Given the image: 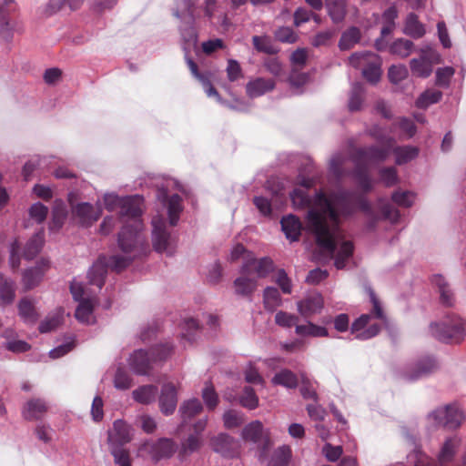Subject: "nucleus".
<instances>
[{"instance_id":"nucleus-18","label":"nucleus","mask_w":466,"mask_h":466,"mask_svg":"<svg viewBox=\"0 0 466 466\" xmlns=\"http://www.w3.org/2000/svg\"><path fill=\"white\" fill-rule=\"evenodd\" d=\"M158 402L163 414L168 416L175 411L177 404V390L173 383L167 382L162 385Z\"/></svg>"},{"instance_id":"nucleus-53","label":"nucleus","mask_w":466,"mask_h":466,"mask_svg":"<svg viewBox=\"0 0 466 466\" xmlns=\"http://www.w3.org/2000/svg\"><path fill=\"white\" fill-rule=\"evenodd\" d=\"M239 402L243 407L248 410H254L258 406V398L252 388L245 387L239 398Z\"/></svg>"},{"instance_id":"nucleus-15","label":"nucleus","mask_w":466,"mask_h":466,"mask_svg":"<svg viewBox=\"0 0 466 466\" xmlns=\"http://www.w3.org/2000/svg\"><path fill=\"white\" fill-rule=\"evenodd\" d=\"M243 272L250 274L256 279L267 277L274 268L273 261L269 258H254L248 255L242 265Z\"/></svg>"},{"instance_id":"nucleus-62","label":"nucleus","mask_w":466,"mask_h":466,"mask_svg":"<svg viewBox=\"0 0 466 466\" xmlns=\"http://www.w3.org/2000/svg\"><path fill=\"white\" fill-rule=\"evenodd\" d=\"M275 282L279 286L282 292L290 294L292 291V284L290 279L284 269H279L275 275Z\"/></svg>"},{"instance_id":"nucleus-21","label":"nucleus","mask_w":466,"mask_h":466,"mask_svg":"<svg viewBox=\"0 0 466 466\" xmlns=\"http://www.w3.org/2000/svg\"><path fill=\"white\" fill-rule=\"evenodd\" d=\"M324 305L323 298L319 293H311L298 301L297 307L299 314L305 318L311 317L321 311Z\"/></svg>"},{"instance_id":"nucleus-13","label":"nucleus","mask_w":466,"mask_h":466,"mask_svg":"<svg viewBox=\"0 0 466 466\" xmlns=\"http://www.w3.org/2000/svg\"><path fill=\"white\" fill-rule=\"evenodd\" d=\"M71 213L73 219L78 224L89 227L100 218L102 210L98 204L96 208L90 203L81 202L71 206Z\"/></svg>"},{"instance_id":"nucleus-37","label":"nucleus","mask_w":466,"mask_h":466,"mask_svg":"<svg viewBox=\"0 0 466 466\" xmlns=\"http://www.w3.org/2000/svg\"><path fill=\"white\" fill-rule=\"evenodd\" d=\"M274 82L270 79L257 78L247 85V93L250 97H258L274 88Z\"/></svg>"},{"instance_id":"nucleus-57","label":"nucleus","mask_w":466,"mask_h":466,"mask_svg":"<svg viewBox=\"0 0 466 466\" xmlns=\"http://www.w3.org/2000/svg\"><path fill=\"white\" fill-rule=\"evenodd\" d=\"M83 2L84 0H50L47 8L50 14L61 10L66 5H68L72 10H75L78 8Z\"/></svg>"},{"instance_id":"nucleus-17","label":"nucleus","mask_w":466,"mask_h":466,"mask_svg":"<svg viewBox=\"0 0 466 466\" xmlns=\"http://www.w3.org/2000/svg\"><path fill=\"white\" fill-rule=\"evenodd\" d=\"M15 0H4L0 5V36L5 42H10L14 33L20 30L18 24L8 19V14L12 11L11 5Z\"/></svg>"},{"instance_id":"nucleus-22","label":"nucleus","mask_w":466,"mask_h":466,"mask_svg":"<svg viewBox=\"0 0 466 466\" xmlns=\"http://www.w3.org/2000/svg\"><path fill=\"white\" fill-rule=\"evenodd\" d=\"M213 450L224 457H234L238 453V443L228 434L221 433L211 440Z\"/></svg>"},{"instance_id":"nucleus-30","label":"nucleus","mask_w":466,"mask_h":466,"mask_svg":"<svg viewBox=\"0 0 466 466\" xmlns=\"http://www.w3.org/2000/svg\"><path fill=\"white\" fill-rule=\"evenodd\" d=\"M188 67L192 73V75L199 80L202 84L203 88L208 97H215L217 101L220 102L221 98L217 90L211 86L210 79L212 77L211 73L208 75L200 74L198 71V66L195 63V60H187Z\"/></svg>"},{"instance_id":"nucleus-51","label":"nucleus","mask_w":466,"mask_h":466,"mask_svg":"<svg viewBox=\"0 0 466 466\" xmlns=\"http://www.w3.org/2000/svg\"><path fill=\"white\" fill-rule=\"evenodd\" d=\"M244 420V414L240 411L229 410L223 414V422L227 429L237 428L240 426Z\"/></svg>"},{"instance_id":"nucleus-33","label":"nucleus","mask_w":466,"mask_h":466,"mask_svg":"<svg viewBox=\"0 0 466 466\" xmlns=\"http://www.w3.org/2000/svg\"><path fill=\"white\" fill-rule=\"evenodd\" d=\"M328 15L333 23H341L347 14V0H325Z\"/></svg>"},{"instance_id":"nucleus-42","label":"nucleus","mask_w":466,"mask_h":466,"mask_svg":"<svg viewBox=\"0 0 466 466\" xmlns=\"http://www.w3.org/2000/svg\"><path fill=\"white\" fill-rule=\"evenodd\" d=\"M44 244V232L41 230L35 233L32 238L26 243V246L24 250V258L25 259H32L35 258L41 250Z\"/></svg>"},{"instance_id":"nucleus-55","label":"nucleus","mask_w":466,"mask_h":466,"mask_svg":"<svg viewBox=\"0 0 466 466\" xmlns=\"http://www.w3.org/2000/svg\"><path fill=\"white\" fill-rule=\"evenodd\" d=\"M392 201L402 208H410L414 201V195L410 191L397 190L391 196Z\"/></svg>"},{"instance_id":"nucleus-36","label":"nucleus","mask_w":466,"mask_h":466,"mask_svg":"<svg viewBox=\"0 0 466 466\" xmlns=\"http://www.w3.org/2000/svg\"><path fill=\"white\" fill-rule=\"evenodd\" d=\"M47 410V406L43 400L35 399L26 402L23 409V416L25 420L39 419Z\"/></svg>"},{"instance_id":"nucleus-6","label":"nucleus","mask_w":466,"mask_h":466,"mask_svg":"<svg viewBox=\"0 0 466 466\" xmlns=\"http://www.w3.org/2000/svg\"><path fill=\"white\" fill-rule=\"evenodd\" d=\"M169 344L154 347L150 351L138 350L128 360L130 369L138 375H147L154 363L165 360L172 352Z\"/></svg>"},{"instance_id":"nucleus-43","label":"nucleus","mask_w":466,"mask_h":466,"mask_svg":"<svg viewBox=\"0 0 466 466\" xmlns=\"http://www.w3.org/2000/svg\"><path fill=\"white\" fill-rule=\"evenodd\" d=\"M364 102V89L360 83H355L351 86L348 106L350 111H359L362 108Z\"/></svg>"},{"instance_id":"nucleus-47","label":"nucleus","mask_w":466,"mask_h":466,"mask_svg":"<svg viewBox=\"0 0 466 466\" xmlns=\"http://www.w3.org/2000/svg\"><path fill=\"white\" fill-rule=\"evenodd\" d=\"M413 48V43L405 38L395 40L390 46V53L393 55L407 57L410 55Z\"/></svg>"},{"instance_id":"nucleus-39","label":"nucleus","mask_w":466,"mask_h":466,"mask_svg":"<svg viewBox=\"0 0 466 466\" xmlns=\"http://www.w3.org/2000/svg\"><path fill=\"white\" fill-rule=\"evenodd\" d=\"M66 216L67 209L65 203L60 199H56L53 207L52 220L49 226L50 230H59L64 225Z\"/></svg>"},{"instance_id":"nucleus-34","label":"nucleus","mask_w":466,"mask_h":466,"mask_svg":"<svg viewBox=\"0 0 466 466\" xmlns=\"http://www.w3.org/2000/svg\"><path fill=\"white\" fill-rule=\"evenodd\" d=\"M203 406L199 400L190 399L185 400L179 407V414L182 419V424L191 420L196 415L201 412Z\"/></svg>"},{"instance_id":"nucleus-16","label":"nucleus","mask_w":466,"mask_h":466,"mask_svg":"<svg viewBox=\"0 0 466 466\" xmlns=\"http://www.w3.org/2000/svg\"><path fill=\"white\" fill-rule=\"evenodd\" d=\"M133 438L132 428L124 420H116L113 424V429L109 431L108 441L113 448H119L128 443Z\"/></svg>"},{"instance_id":"nucleus-5","label":"nucleus","mask_w":466,"mask_h":466,"mask_svg":"<svg viewBox=\"0 0 466 466\" xmlns=\"http://www.w3.org/2000/svg\"><path fill=\"white\" fill-rule=\"evenodd\" d=\"M306 61L289 60V64L284 65L280 60H266L265 66L272 75L289 81L293 86H300L309 79V75L306 71Z\"/></svg>"},{"instance_id":"nucleus-3","label":"nucleus","mask_w":466,"mask_h":466,"mask_svg":"<svg viewBox=\"0 0 466 466\" xmlns=\"http://www.w3.org/2000/svg\"><path fill=\"white\" fill-rule=\"evenodd\" d=\"M107 267L112 268L110 259L107 260L106 257H99L87 273L90 287H86L76 280L70 285V291L74 299L79 302L75 315L77 320L82 323L90 324L94 322L93 310L96 303V296L104 286Z\"/></svg>"},{"instance_id":"nucleus-44","label":"nucleus","mask_w":466,"mask_h":466,"mask_svg":"<svg viewBox=\"0 0 466 466\" xmlns=\"http://www.w3.org/2000/svg\"><path fill=\"white\" fill-rule=\"evenodd\" d=\"M360 40V31L359 28L352 26L345 31L339 42V47L341 50H350L355 46Z\"/></svg>"},{"instance_id":"nucleus-54","label":"nucleus","mask_w":466,"mask_h":466,"mask_svg":"<svg viewBox=\"0 0 466 466\" xmlns=\"http://www.w3.org/2000/svg\"><path fill=\"white\" fill-rule=\"evenodd\" d=\"M202 399L210 410H214L218 403V396L212 384L207 383L202 390Z\"/></svg>"},{"instance_id":"nucleus-12","label":"nucleus","mask_w":466,"mask_h":466,"mask_svg":"<svg viewBox=\"0 0 466 466\" xmlns=\"http://www.w3.org/2000/svg\"><path fill=\"white\" fill-rule=\"evenodd\" d=\"M177 8L175 11L174 15L177 17H183L184 19H187L188 24H192L193 22V13L192 6L194 5V0H179L177 1ZM181 35L182 37L186 40L187 47L195 49L197 46V33L191 25L181 27Z\"/></svg>"},{"instance_id":"nucleus-61","label":"nucleus","mask_w":466,"mask_h":466,"mask_svg":"<svg viewBox=\"0 0 466 466\" xmlns=\"http://www.w3.org/2000/svg\"><path fill=\"white\" fill-rule=\"evenodd\" d=\"M253 45L256 49L258 51L264 52L266 54L271 55L276 52L275 47L273 46L270 38L268 36H253Z\"/></svg>"},{"instance_id":"nucleus-29","label":"nucleus","mask_w":466,"mask_h":466,"mask_svg":"<svg viewBox=\"0 0 466 466\" xmlns=\"http://www.w3.org/2000/svg\"><path fill=\"white\" fill-rule=\"evenodd\" d=\"M158 393V389L155 385H142L132 391L133 400L143 405H149L155 402Z\"/></svg>"},{"instance_id":"nucleus-59","label":"nucleus","mask_w":466,"mask_h":466,"mask_svg":"<svg viewBox=\"0 0 466 466\" xmlns=\"http://www.w3.org/2000/svg\"><path fill=\"white\" fill-rule=\"evenodd\" d=\"M301 387L300 393L306 400H317V392L312 387V384L307 375L303 372L300 373Z\"/></svg>"},{"instance_id":"nucleus-14","label":"nucleus","mask_w":466,"mask_h":466,"mask_svg":"<svg viewBox=\"0 0 466 466\" xmlns=\"http://www.w3.org/2000/svg\"><path fill=\"white\" fill-rule=\"evenodd\" d=\"M157 198L163 208L167 209L169 224L171 226L177 225L179 215L183 210L182 198L177 194L168 196L167 190L164 188L157 190Z\"/></svg>"},{"instance_id":"nucleus-27","label":"nucleus","mask_w":466,"mask_h":466,"mask_svg":"<svg viewBox=\"0 0 466 466\" xmlns=\"http://www.w3.org/2000/svg\"><path fill=\"white\" fill-rule=\"evenodd\" d=\"M15 282L0 273V306L5 307L14 302L15 299Z\"/></svg>"},{"instance_id":"nucleus-10","label":"nucleus","mask_w":466,"mask_h":466,"mask_svg":"<svg viewBox=\"0 0 466 466\" xmlns=\"http://www.w3.org/2000/svg\"><path fill=\"white\" fill-rule=\"evenodd\" d=\"M437 425L448 430H456L465 420L464 411L457 404H449L443 408H438L430 414Z\"/></svg>"},{"instance_id":"nucleus-26","label":"nucleus","mask_w":466,"mask_h":466,"mask_svg":"<svg viewBox=\"0 0 466 466\" xmlns=\"http://www.w3.org/2000/svg\"><path fill=\"white\" fill-rule=\"evenodd\" d=\"M280 224L281 229L289 240H299L302 230V224L298 217L292 214L285 216L281 218Z\"/></svg>"},{"instance_id":"nucleus-24","label":"nucleus","mask_w":466,"mask_h":466,"mask_svg":"<svg viewBox=\"0 0 466 466\" xmlns=\"http://www.w3.org/2000/svg\"><path fill=\"white\" fill-rule=\"evenodd\" d=\"M257 287V279L250 274H245L243 268H241L240 276L233 282L235 294L241 297H250Z\"/></svg>"},{"instance_id":"nucleus-25","label":"nucleus","mask_w":466,"mask_h":466,"mask_svg":"<svg viewBox=\"0 0 466 466\" xmlns=\"http://www.w3.org/2000/svg\"><path fill=\"white\" fill-rule=\"evenodd\" d=\"M150 449L152 451V456L154 459H161L167 458L174 454L176 451L177 446L175 442L170 439H160L157 443L150 445L149 443H145L141 450H148Z\"/></svg>"},{"instance_id":"nucleus-60","label":"nucleus","mask_w":466,"mask_h":466,"mask_svg":"<svg viewBox=\"0 0 466 466\" xmlns=\"http://www.w3.org/2000/svg\"><path fill=\"white\" fill-rule=\"evenodd\" d=\"M275 37L280 42L292 44L298 40V35L291 27L281 26L275 31Z\"/></svg>"},{"instance_id":"nucleus-52","label":"nucleus","mask_w":466,"mask_h":466,"mask_svg":"<svg viewBox=\"0 0 466 466\" xmlns=\"http://www.w3.org/2000/svg\"><path fill=\"white\" fill-rule=\"evenodd\" d=\"M63 319V314L58 311L47 316L39 325V330L42 333L49 332L60 325Z\"/></svg>"},{"instance_id":"nucleus-48","label":"nucleus","mask_w":466,"mask_h":466,"mask_svg":"<svg viewBox=\"0 0 466 466\" xmlns=\"http://www.w3.org/2000/svg\"><path fill=\"white\" fill-rule=\"evenodd\" d=\"M410 70L419 77H428L432 72L431 60H411Z\"/></svg>"},{"instance_id":"nucleus-64","label":"nucleus","mask_w":466,"mask_h":466,"mask_svg":"<svg viewBox=\"0 0 466 466\" xmlns=\"http://www.w3.org/2000/svg\"><path fill=\"white\" fill-rule=\"evenodd\" d=\"M48 213V208L40 202L35 203L29 209L31 218L35 219L37 223H42Z\"/></svg>"},{"instance_id":"nucleus-45","label":"nucleus","mask_w":466,"mask_h":466,"mask_svg":"<svg viewBox=\"0 0 466 466\" xmlns=\"http://www.w3.org/2000/svg\"><path fill=\"white\" fill-rule=\"evenodd\" d=\"M442 97V93L439 90L428 89L417 98L415 105L418 108L425 109L432 104L438 103Z\"/></svg>"},{"instance_id":"nucleus-11","label":"nucleus","mask_w":466,"mask_h":466,"mask_svg":"<svg viewBox=\"0 0 466 466\" xmlns=\"http://www.w3.org/2000/svg\"><path fill=\"white\" fill-rule=\"evenodd\" d=\"M152 244L158 253L172 255L174 251L170 233L167 230L163 215L157 211V215L152 218Z\"/></svg>"},{"instance_id":"nucleus-23","label":"nucleus","mask_w":466,"mask_h":466,"mask_svg":"<svg viewBox=\"0 0 466 466\" xmlns=\"http://www.w3.org/2000/svg\"><path fill=\"white\" fill-rule=\"evenodd\" d=\"M438 365L436 360L430 356L420 359L409 370L406 371L405 377L409 380H416L423 376L433 372Z\"/></svg>"},{"instance_id":"nucleus-28","label":"nucleus","mask_w":466,"mask_h":466,"mask_svg":"<svg viewBox=\"0 0 466 466\" xmlns=\"http://www.w3.org/2000/svg\"><path fill=\"white\" fill-rule=\"evenodd\" d=\"M400 129V134L398 135L399 139H410L417 132V127L414 122L407 117H399L393 121L390 127V133L395 134L396 130Z\"/></svg>"},{"instance_id":"nucleus-1","label":"nucleus","mask_w":466,"mask_h":466,"mask_svg":"<svg viewBox=\"0 0 466 466\" xmlns=\"http://www.w3.org/2000/svg\"><path fill=\"white\" fill-rule=\"evenodd\" d=\"M297 184L299 187L289 194L293 208L295 209L309 208L306 217L307 228L314 234L321 250L334 258L336 268H343L346 261L352 255L353 245L344 238L339 227V216L349 215L356 208L369 211L368 201L355 192L341 189L329 196L323 191H319L311 199L307 189L314 185V181L303 175H299Z\"/></svg>"},{"instance_id":"nucleus-32","label":"nucleus","mask_w":466,"mask_h":466,"mask_svg":"<svg viewBox=\"0 0 466 466\" xmlns=\"http://www.w3.org/2000/svg\"><path fill=\"white\" fill-rule=\"evenodd\" d=\"M403 32L414 39H419L426 34V28L416 14L410 13L406 16Z\"/></svg>"},{"instance_id":"nucleus-58","label":"nucleus","mask_w":466,"mask_h":466,"mask_svg":"<svg viewBox=\"0 0 466 466\" xmlns=\"http://www.w3.org/2000/svg\"><path fill=\"white\" fill-rule=\"evenodd\" d=\"M398 16V11L395 6H390L382 15L383 22L386 24L385 26L380 30L381 35H388L394 27V21Z\"/></svg>"},{"instance_id":"nucleus-38","label":"nucleus","mask_w":466,"mask_h":466,"mask_svg":"<svg viewBox=\"0 0 466 466\" xmlns=\"http://www.w3.org/2000/svg\"><path fill=\"white\" fill-rule=\"evenodd\" d=\"M18 314L24 322L33 324L37 319V312L34 301L28 298H23L18 303Z\"/></svg>"},{"instance_id":"nucleus-35","label":"nucleus","mask_w":466,"mask_h":466,"mask_svg":"<svg viewBox=\"0 0 466 466\" xmlns=\"http://www.w3.org/2000/svg\"><path fill=\"white\" fill-rule=\"evenodd\" d=\"M461 442V441L458 437H451L446 440L438 457L441 465H445L452 461Z\"/></svg>"},{"instance_id":"nucleus-56","label":"nucleus","mask_w":466,"mask_h":466,"mask_svg":"<svg viewBox=\"0 0 466 466\" xmlns=\"http://www.w3.org/2000/svg\"><path fill=\"white\" fill-rule=\"evenodd\" d=\"M132 384L133 381L129 374L126 370L118 369L114 378L115 388L120 390H128Z\"/></svg>"},{"instance_id":"nucleus-50","label":"nucleus","mask_w":466,"mask_h":466,"mask_svg":"<svg viewBox=\"0 0 466 466\" xmlns=\"http://www.w3.org/2000/svg\"><path fill=\"white\" fill-rule=\"evenodd\" d=\"M380 228L382 222L389 221L391 225L397 224L400 218V211L390 204H380Z\"/></svg>"},{"instance_id":"nucleus-20","label":"nucleus","mask_w":466,"mask_h":466,"mask_svg":"<svg viewBox=\"0 0 466 466\" xmlns=\"http://www.w3.org/2000/svg\"><path fill=\"white\" fill-rule=\"evenodd\" d=\"M268 435V431L264 429L263 424L259 420H254L246 425L241 433L243 440L246 441L258 443L264 440V447H268L271 444Z\"/></svg>"},{"instance_id":"nucleus-7","label":"nucleus","mask_w":466,"mask_h":466,"mask_svg":"<svg viewBox=\"0 0 466 466\" xmlns=\"http://www.w3.org/2000/svg\"><path fill=\"white\" fill-rule=\"evenodd\" d=\"M390 153L395 157V164L401 166L417 158L420 149L415 146H398L394 137H385L380 135V162H383Z\"/></svg>"},{"instance_id":"nucleus-9","label":"nucleus","mask_w":466,"mask_h":466,"mask_svg":"<svg viewBox=\"0 0 466 466\" xmlns=\"http://www.w3.org/2000/svg\"><path fill=\"white\" fill-rule=\"evenodd\" d=\"M431 332L437 339L446 343L460 342L465 332L464 323L458 317H451L440 324H431Z\"/></svg>"},{"instance_id":"nucleus-63","label":"nucleus","mask_w":466,"mask_h":466,"mask_svg":"<svg viewBox=\"0 0 466 466\" xmlns=\"http://www.w3.org/2000/svg\"><path fill=\"white\" fill-rule=\"evenodd\" d=\"M389 79L392 84H399L408 76V70L403 66H392L389 69Z\"/></svg>"},{"instance_id":"nucleus-4","label":"nucleus","mask_w":466,"mask_h":466,"mask_svg":"<svg viewBox=\"0 0 466 466\" xmlns=\"http://www.w3.org/2000/svg\"><path fill=\"white\" fill-rule=\"evenodd\" d=\"M378 152L375 149L370 151L360 150L355 156L349 157L342 153H337L329 160V171L338 178L349 173L350 167L354 166L352 173L355 182L363 191L371 187L370 168L376 161Z\"/></svg>"},{"instance_id":"nucleus-41","label":"nucleus","mask_w":466,"mask_h":466,"mask_svg":"<svg viewBox=\"0 0 466 466\" xmlns=\"http://www.w3.org/2000/svg\"><path fill=\"white\" fill-rule=\"evenodd\" d=\"M274 385H280L287 389H295L299 380L297 375L289 370L284 369L277 372L272 378Z\"/></svg>"},{"instance_id":"nucleus-2","label":"nucleus","mask_w":466,"mask_h":466,"mask_svg":"<svg viewBox=\"0 0 466 466\" xmlns=\"http://www.w3.org/2000/svg\"><path fill=\"white\" fill-rule=\"evenodd\" d=\"M103 204L109 212L118 210L122 223L117 243L124 255L112 256L109 258L112 268L120 271L135 258L141 255L147 247V238L143 234L144 224L141 219L144 199L138 195L121 198L115 193H106L103 196Z\"/></svg>"},{"instance_id":"nucleus-8","label":"nucleus","mask_w":466,"mask_h":466,"mask_svg":"<svg viewBox=\"0 0 466 466\" xmlns=\"http://www.w3.org/2000/svg\"><path fill=\"white\" fill-rule=\"evenodd\" d=\"M371 301L373 303V309L370 313L362 314L351 325V333L359 339L365 340L375 337L379 332V328L376 322H372L379 318V302L376 299L375 293L369 290Z\"/></svg>"},{"instance_id":"nucleus-40","label":"nucleus","mask_w":466,"mask_h":466,"mask_svg":"<svg viewBox=\"0 0 466 466\" xmlns=\"http://www.w3.org/2000/svg\"><path fill=\"white\" fill-rule=\"evenodd\" d=\"M295 331L297 335L301 337L319 338L328 336V330L326 328L318 326L310 321H308L305 324L296 325Z\"/></svg>"},{"instance_id":"nucleus-46","label":"nucleus","mask_w":466,"mask_h":466,"mask_svg":"<svg viewBox=\"0 0 466 466\" xmlns=\"http://www.w3.org/2000/svg\"><path fill=\"white\" fill-rule=\"evenodd\" d=\"M281 298L279 290L273 287H267L263 293V302L265 308L273 311L281 305Z\"/></svg>"},{"instance_id":"nucleus-49","label":"nucleus","mask_w":466,"mask_h":466,"mask_svg":"<svg viewBox=\"0 0 466 466\" xmlns=\"http://www.w3.org/2000/svg\"><path fill=\"white\" fill-rule=\"evenodd\" d=\"M399 182L400 177L395 167H380V185L390 187L396 186Z\"/></svg>"},{"instance_id":"nucleus-31","label":"nucleus","mask_w":466,"mask_h":466,"mask_svg":"<svg viewBox=\"0 0 466 466\" xmlns=\"http://www.w3.org/2000/svg\"><path fill=\"white\" fill-rule=\"evenodd\" d=\"M47 268L48 261L43 260L35 268L25 270L23 275V283L25 289H30L38 285Z\"/></svg>"},{"instance_id":"nucleus-19","label":"nucleus","mask_w":466,"mask_h":466,"mask_svg":"<svg viewBox=\"0 0 466 466\" xmlns=\"http://www.w3.org/2000/svg\"><path fill=\"white\" fill-rule=\"evenodd\" d=\"M267 448L263 447L258 456L259 461L265 463L266 466H288L291 458V449L289 446L283 445L276 449L270 455L267 457Z\"/></svg>"}]
</instances>
